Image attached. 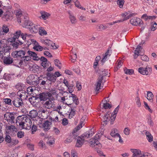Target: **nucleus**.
I'll use <instances>...</instances> for the list:
<instances>
[{
	"mask_svg": "<svg viewBox=\"0 0 157 157\" xmlns=\"http://www.w3.org/2000/svg\"><path fill=\"white\" fill-rule=\"evenodd\" d=\"M151 68L148 66L144 68L140 67L138 69V72L143 75H150L152 72Z\"/></svg>",
	"mask_w": 157,
	"mask_h": 157,
	"instance_id": "423d86ee",
	"label": "nucleus"
},
{
	"mask_svg": "<svg viewBox=\"0 0 157 157\" xmlns=\"http://www.w3.org/2000/svg\"><path fill=\"white\" fill-rule=\"evenodd\" d=\"M119 108V106L118 105L114 109L113 112L111 115L113 117V118L114 119H115L116 116V114L117 113Z\"/></svg>",
	"mask_w": 157,
	"mask_h": 157,
	"instance_id": "c9c22d12",
	"label": "nucleus"
},
{
	"mask_svg": "<svg viewBox=\"0 0 157 157\" xmlns=\"http://www.w3.org/2000/svg\"><path fill=\"white\" fill-rule=\"evenodd\" d=\"M117 130V129H114L112 130V131L110 133L112 137H115V136H117V134H119L118 133H116Z\"/></svg>",
	"mask_w": 157,
	"mask_h": 157,
	"instance_id": "49530a36",
	"label": "nucleus"
},
{
	"mask_svg": "<svg viewBox=\"0 0 157 157\" xmlns=\"http://www.w3.org/2000/svg\"><path fill=\"white\" fill-rule=\"evenodd\" d=\"M38 115L37 111L33 109L30 111L29 114L28 115L31 119L35 118Z\"/></svg>",
	"mask_w": 157,
	"mask_h": 157,
	"instance_id": "412c9836",
	"label": "nucleus"
},
{
	"mask_svg": "<svg viewBox=\"0 0 157 157\" xmlns=\"http://www.w3.org/2000/svg\"><path fill=\"white\" fill-rule=\"evenodd\" d=\"M111 114V113L110 111L108 112L103 117V118L104 120V121L105 123H106V122L110 120V115Z\"/></svg>",
	"mask_w": 157,
	"mask_h": 157,
	"instance_id": "bb28decb",
	"label": "nucleus"
},
{
	"mask_svg": "<svg viewBox=\"0 0 157 157\" xmlns=\"http://www.w3.org/2000/svg\"><path fill=\"white\" fill-rule=\"evenodd\" d=\"M94 134V133L93 132L92 129H90L86 132L81 136L85 140L89 137H91Z\"/></svg>",
	"mask_w": 157,
	"mask_h": 157,
	"instance_id": "2eb2a0df",
	"label": "nucleus"
},
{
	"mask_svg": "<svg viewBox=\"0 0 157 157\" xmlns=\"http://www.w3.org/2000/svg\"><path fill=\"white\" fill-rule=\"evenodd\" d=\"M136 15V13H132L131 14H129L127 16H126L122 20H118L117 21H115V22H113V24L116 23L117 22H122L123 21L127 20L128 19H129L130 17H131L133 16H135Z\"/></svg>",
	"mask_w": 157,
	"mask_h": 157,
	"instance_id": "393cba45",
	"label": "nucleus"
},
{
	"mask_svg": "<svg viewBox=\"0 0 157 157\" xmlns=\"http://www.w3.org/2000/svg\"><path fill=\"white\" fill-rule=\"evenodd\" d=\"M16 123L21 129H30L32 125V121L26 116H19L16 119Z\"/></svg>",
	"mask_w": 157,
	"mask_h": 157,
	"instance_id": "f257e3e1",
	"label": "nucleus"
},
{
	"mask_svg": "<svg viewBox=\"0 0 157 157\" xmlns=\"http://www.w3.org/2000/svg\"><path fill=\"white\" fill-rule=\"evenodd\" d=\"M5 139L6 142L10 144L12 140L11 137L10 136L7 135L6 136Z\"/></svg>",
	"mask_w": 157,
	"mask_h": 157,
	"instance_id": "052dcab7",
	"label": "nucleus"
},
{
	"mask_svg": "<svg viewBox=\"0 0 157 157\" xmlns=\"http://www.w3.org/2000/svg\"><path fill=\"white\" fill-rule=\"evenodd\" d=\"M21 30H18L16 31L14 34L12 41H15L16 39H18L20 36H21Z\"/></svg>",
	"mask_w": 157,
	"mask_h": 157,
	"instance_id": "5701e85b",
	"label": "nucleus"
},
{
	"mask_svg": "<svg viewBox=\"0 0 157 157\" xmlns=\"http://www.w3.org/2000/svg\"><path fill=\"white\" fill-rule=\"evenodd\" d=\"M131 24L134 26H141L143 25V22L139 18L136 17H133L130 20Z\"/></svg>",
	"mask_w": 157,
	"mask_h": 157,
	"instance_id": "6e6552de",
	"label": "nucleus"
},
{
	"mask_svg": "<svg viewBox=\"0 0 157 157\" xmlns=\"http://www.w3.org/2000/svg\"><path fill=\"white\" fill-rule=\"evenodd\" d=\"M18 142V140L16 139L12 140L10 144L9 145L10 146H14L17 144Z\"/></svg>",
	"mask_w": 157,
	"mask_h": 157,
	"instance_id": "3c124183",
	"label": "nucleus"
},
{
	"mask_svg": "<svg viewBox=\"0 0 157 157\" xmlns=\"http://www.w3.org/2000/svg\"><path fill=\"white\" fill-rule=\"evenodd\" d=\"M125 73L128 75H132L134 73V70L133 69H130L126 68L124 70Z\"/></svg>",
	"mask_w": 157,
	"mask_h": 157,
	"instance_id": "4c0bfd02",
	"label": "nucleus"
},
{
	"mask_svg": "<svg viewBox=\"0 0 157 157\" xmlns=\"http://www.w3.org/2000/svg\"><path fill=\"white\" fill-rule=\"evenodd\" d=\"M112 53V50L111 48L110 47L108 48L107 51L105 52L103 56L107 58L109 57L111 55Z\"/></svg>",
	"mask_w": 157,
	"mask_h": 157,
	"instance_id": "c756f323",
	"label": "nucleus"
},
{
	"mask_svg": "<svg viewBox=\"0 0 157 157\" xmlns=\"http://www.w3.org/2000/svg\"><path fill=\"white\" fill-rule=\"evenodd\" d=\"M71 95L72 96H70L69 97L72 98V100L76 105H78L79 103V102L78 101V98H77L76 95L73 94H71Z\"/></svg>",
	"mask_w": 157,
	"mask_h": 157,
	"instance_id": "473e14b6",
	"label": "nucleus"
},
{
	"mask_svg": "<svg viewBox=\"0 0 157 157\" xmlns=\"http://www.w3.org/2000/svg\"><path fill=\"white\" fill-rule=\"evenodd\" d=\"M46 94V97L47 98H48V100H49V99H50V100H53L54 99V98L53 97L52 98H51V97L52 96V93L51 92H45Z\"/></svg>",
	"mask_w": 157,
	"mask_h": 157,
	"instance_id": "603ef678",
	"label": "nucleus"
},
{
	"mask_svg": "<svg viewBox=\"0 0 157 157\" xmlns=\"http://www.w3.org/2000/svg\"><path fill=\"white\" fill-rule=\"evenodd\" d=\"M144 104L145 105V108L146 109H147L150 113H152V110L150 108L147 103L145 101H144Z\"/></svg>",
	"mask_w": 157,
	"mask_h": 157,
	"instance_id": "338daca9",
	"label": "nucleus"
},
{
	"mask_svg": "<svg viewBox=\"0 0 157 157\" xmlns=\"http://www.w3.org/2000/svg\"><path fill=\"white\" fill-rule=\"evenodd\" d=\"M124 2V0H117V3L119 6V7L121 8H123Z\"/></svg>",
	"mask_w": 157,
	"mask_h": 157,
	"instance_id": "ea45409f",
	"label": "nucleus"
},
{
	"mask_svg": "<svg viewBox=\"0 0 157 157\" xmlns=\"http://www.w3.org/2000/svg\"><path fill=\"white\" fill-rule=\"evenodd\" d=\"M145 135L146 136L147 139L148 141L150 142H151L153 141V136L150 132L147 131L145 132Z\"/></svg>",
	"mask_w": 157,
	"mask_h": 157,
	"instance_id": "cd10ccee",
	"label": "nucleus"
},
{
	"mask_svg": "<svg viewBox=\"0 0 157 157\" xmlns=\"http://www.w3.org/2000/svg\"><path fill=\"white\" fill-rule=\"evenodd\" d=\"M37 130V127L36 126L35 124H33L31 128L32 133L33 134L34 132H36Z\"/></svg>",
	"mask_w": 157,
	"mask_h": 157,
	"instance_id": "774afa93",
	"label": "nucleus"
},
{
	"mask_svg": "<svg viewBox=\"0 0 157 157\" xmlns=\"http://www.w3.org/2000/svg\"><path fill=\"white\" fill-rule=\"evenodd\" d=\"M5 10H6L4 15L2 17V19L5 21L11 20L12 19L13 15V12L9 10V7L5 6Z\"/></svg>",
	"mask_w": 157,
	"mask_h": 157,
	"instance_id": "39448f33",
	"label": "nucleus"
},
{
	"mask_svg": "<svg viewBox=\"0 0 157 157\" xmlns=\"http://www.w3.org/2000/svg\"><path fill=\"white\" fill-rule=\"evenodd\" d=\"M130 130L128 127L125 128L123 131L124 133L126 135H128L130 134Z\"/></svg>",
	"mask_w": 157,
	"mask_h": 157,
	"instance_id": "5fc2aeb1",
	"label": "nucleus"
},
{
	"mask_svg": "<svg viewBox=\"0 0 157 157\" xmlns=\"http://www.w3.org/2000/svg\"><path fill=\"white\" fill-rule=\"evenodd\" d=\"M40 14L41 16L40 17V18L43 19L44 20L47 19L49 16V13L44 11L41 12Z\"/></svg>",
	"mask_w": 157,
	"mask_h": 157,
	"instance_id": "a878e982",
	"label": "nucleus"
},
{
	"mask_svg": "<svg viewBox=\"0 0 157 157\" xmlns=\"http://www.w3.org/2000/svg\"><path fill=\"white\" fill-rule=\"evenodd\" d=\"M103 107L105 109H110L112 107V105L108 103H104L103 104Z\"/></svg>",
	"mask_w": 157,
	"mask_h": 157,
	"instance_id": "8fccbe9b",
	"label": "nucleus"
},
{
	"mask_svg": "<svg viewBox=\"0 0 157 157\" xmlns=\"http://www.w3.org/2000/svg\"><path fill=\"white\" fill-rule=\"evenodd\" d=\"M39 146L41 148H43L45 147L44 143L42 140H40L38 143Z\"/></svg>",
	"mask_w": 157,
	"mask_h": 157,
	"instance_id": "4d7b16f0",
	"label": "nucleus"
},
{
	"mask_svg": "<svg viewBox=\"0 0 157 157\" xmlns=\"http://www.w3.org/2000/svg\"><path fill=\"white\" fill-rule=\"evenodd\" d=\"M54 62L56 66L58 67L59 69H61V63L58 59H55L54 60Z\"/></svg>",
	"mask_w": 157,
	"mask_h": 157,
	"instance_id": "c03bdc74",
	"label": "nucleus"
},
{
	"mask_svg": "<svg viewBox=\"0 0 157 157\" xmlns=\"http://www.w3.org/2000/svg\"><path fill=\"white\" fill-rule=\"evenodd\" d=\"M41 65L43 67V69H45L51 65V63L49 61H48L47 62H41Z\"/></svg>",
	"mask_w": 157,
	"mask_h": 157,
	"instance_id": "72a5a7b5",
	"label": "nucleus"
},
{
	"mask_svg": "<svg viewBox=\"0 0 157 157\" xmlns=\"http://www.w3.org/2000/svg\"><path fill=\"white\" fill-rule=\"evenodd\" d=\"M71 157H78L77 153L74 150H72L71 151Z\"/></svg>",
	"mask_w": 157,
	"mask_h": 157,
	"instance_id": "e2e57ef3",
	"label": "nucleus"
},
{
	"mask_svg": "<svg viewBox=\"0 0 157 157\" xmlns=\"http://www.w3.org/2000/svg\"><path fill=\"white\" fill-rule=\"evenodd\" d=\"M38 31L39 34L42 36L46 35L47 33V32L43 27H39Z\"/></svg>",
	"mask_w": 157,
	"mask_h": 157,
	"instance_id": "c85d7f7f",
	"label": "nucleus"
},
{
	"mask_svg": "<svg viewBox=\"0 0 157 157\" xmlns=\"http://www.w3.org/2000/svg\"><path fill=\"white\" fill-rule=\"evenodd\" d=\"M2 29V30H3V32L5 35L6 33H7L9 31V29L8 26L5 25H3Z\"/></svg>",
	"mask_w": 157,
	"mask_h": 157,
	"instance_id": "37998d69",
	"label": "nucleus"
},
{
	"mask_svg": "<svg viewBox=\"0 0 157 157\" xmlns=\"http://www.w3.org/2000/svg\"><path fill=\"white\" fill-rule=\"evenodd\" d=\"M24 26L29 29L30 32L32 33H36L38 32L39 26L34 24L30 21H25L24 23Z\"/></svg>",
	"mask_w": 157,
	"mask_h": 157,
	"instance_id": "f03ea898",
	"label": "nucleus"
},
{
	"mask_svg": "<svg viewBox=\"0 0 157 157\" xmlns=\"http://www.w3.org/2000/svg\"><path fill=\"white\" fill-rule=\"evenodd\" d=\"M103 78V76H102L101 75H100L99 76V77L97 79V82H99V83H104L105 82H102Z\"/></svg>",
	"mask_w": 157,
	"mask_h": 157,
	"instance_id": "69168bd1",
	"label": "nucleus"
},
{
	"mask_svg": "<svg viewBox=\"0 0 157 157\" xmlns=\"http://www.w3.org/2000/svg\"><path fill=\"white\" fill-rule=\"evenodd\" d=\"M136 104L139 107L141 106V103L140 101V98L138 97H137L136 98Z\"/></svg>",
	"mask_w": 157,
	"mask_h": 157,
	"instance_id": "680f3d73",
	"label": "nucleus"
},
{
	"mask_svg": "<svg viewBox=\"0 0 157 157\" xmlns=\"http://www.w3.org/2000/svg\"><path fill=\"white\" fill-rule=\"evenodd\" d=\"M39 98L38 97L33 96L29 98V101L31 104L33 106H36L39 102Z\"/></svg>",
	"mask_w": 157,
	"mask_h": 157,
	"instance_id": "ddd939ff",
	"label": "nucleus"
},
{
	"mask_svg": "<svg viewBox=\"0 0 157 157\" xmlns=\"http://www.w3.org/2000/svg\"><path fill=\"white\" fill-rule=\"evenodd\" d=\"M36 75H30L29 76V78L32 81L33 83L38 84L39 83V80H38L37 78H35Z\"/></svg>",
	"mask_w": 157,
	"mask_h": 157,
	"instance_id": "aec40b11",
	"label": "nucleus"
},
{
	"mask_svg": "<svg viewBox=\"0 0 157 157\" xmlns=\"http://www.w3.org/2000/svg\"><path fill=\"white\" fill-rule=\"evenodd\" d=\"M53 100L49 99L48 101H46L44 105L46 108L47 109H50L55 106L54 102Z\"/></svg>",
	"mask_w": 157,
	"mask_h": 157,
	"instance_id": "f8f14e48",
	"label": "nucleus"
},
{
	"mask_svg": "<svg viewBox=\"0 0 157 157\" xmlns=\"http://www.w3.org/2000/svg\"><path fill=\"white\" fill-rule=\"evenodd\" d=\"M37 96H38V98L40 101H46L48 98H47L45 92H42L40 93Z\"/></svg>",
	"mask_w": 157,
	"mask_h": 157,
	"instance_id": "f3484780",
	"label": "nucleus"
},
{
	"mask_svg": "<svg viewBox=\"0 0 157 157\" xmlns=\"http://www.w3.org/2000/svg\"><path fill=\"white\" fill-rule=\"evenodd\" d=\"M33 49H35L37 51H41L43 49V48L39 45H36L35 46H34L33 48Z\"/></svg>",
	"mask_w": 157,
	"mask_h": 157,
	"instance_id": "09e8293b",
	"label": "nucleus"
},
{
	"mask_svg": "<svg viewBox=\"0 0 157 157\" xmlns=\"http://www.w3.org/2000/svg\"><path fill=\"white\" fill-rule=\"evenodd\" d=\"M13 60L10 57H4L3 59L4 63L6 64H10L12 63Z\"/></svg>",
	"mask_w": 157,
	"mask_h": 157,
	"instance_id": "6ab92c4d",
	"label": "nucleus"
},
{
	"mask_svg": "<svg viewBox=\"0 0 157 157\" xmlns=\"http://www.w3.org/2000/svg\"><path fill=\"white\" fill-rule=\"evenodd\" d=\"M46 81L48 80L52 82H55L56 81V77L52 73L47 72L46 73Z\"/></svg>",
	"mask_w": 157,
	"mask_h": 157,
	"instance_id": "9d476101",
	"label": "nucleus"
},
{
	"mask_svg": "<svg viewBox=\"0 0 157 157\" xmlns=\"http://www.w3.org/2000/svg\"><path fill=\"white\" fill-rule=\"evenodd\" d=\"M76 7L79 8L81 6L80 2L78 0H73Z\"/></svg>",
	"mask_w": 157,
	"mask_h": 157,
	"instance_id": "0e129e2a",
	"label": "nucleus"
},
{
	"mask_svg": "<svg viewBox=\"0 0 157 157\" xmlns=\"http://www.w3.org/2000/svg\"><path fill=\"white\" fill-rule=\"evenodd\" d=\"M6 129L7 130H9L11 131H15L17 130V128H15V126L12 125L7 126Z\"/></svg>",
	"mask_w": 157,
	"mask_h": 157,
	"instance_id": "79ce46f5",
	"label": "nucleus"
},
{
	"mask_svg": "<svg viewBox=\"0 0 157 157\" xmlns=\"http://www.w3.org/2000/svg\"><path fill=\"white\" fill-rule=\"evenodd\" d=\"M109 72L108 70H107L104 69L102 71H101L99 73L100 75L103 76V77L106 76L108 75Z\"/></svg>",
	"mask_w": 157,
	"mask_h": 157,
	"instance_id": "a19ab883",
	"label": "nucleus"
},
{
	"mask_svg": "<svg viewBox=\"0 0 157 157\" xmlns=\"http://www.w3.org/2000/svg\"><path fill=\"white\" fill-rule=\"evenodd\" d=\"M4 102L5 104H7L10 105H13L12 101L10 98H5L3 99Z\"/></svg>",
	"mask_w": 157,
	"mask_h": 157,
	"instance_id": "e433bc0d",
	"label": "nucleus"
},
{
	"mask_svg": "<svg viewBox=\"0 0 157 157\" xmlns=\"http://www.w3.org/2000/svg\"><path fill=\"white\" fill-rule=\"evenodd\" d=\"M47 111L45 109H41L40 112H41L40 117L42 119H45L47 116Z\"/></svg>",
	"mask_w": 157,
	"mask_h": 157,
	"instance_id": "b1692460",
	"label": "nucleus"
},
{
	"mask_svg": "<svg viewBox=\"0 0 157 157\" xmlns=\"http://www.w3.org/2000/svg\"><path fill=\"white\" fill-rule=\"evenodd\" d=\"M32 43L33 44H34L35 45L38 44V43L35 40L33 39H31L27 41V44L28 45H29L31 44Z\"/></svg>",
	"mask_w": 157,
	"mask_h": 157,
	"instance_id": "de8ad7c7",
	"label": "nucleus"
},
{
	"mask_svg": "<svg viewBox=\"0 0 157 157\" xmlns=\"http://www.w3.org/2000/svg\"><path fill=\"white\" fill-rule=\"evenodd\" d=\"M85 140L81 136H78L76 146L78 147H81L84 143Z\"/></svg>",
	"mask_w": 157,
	"mask_h": 157,
	"instance_id": "4468645a",
	"label": "nucleus"
},
{
	"mask_svg": "<svg viewBox=\"0 0 157 157\" xmlns=\"http://www.w3.org/2000/svg\"><path fill=\"white\" fill-rule=\"evenodd\" d=\"M4 119L11 124L14 123L16 114L13 113L7 112L4 114Z\"/></svg>",
	"mask_w": 157,
	"mask_h": 157,
	"instance_id": "20e7f679",
	"label": "nucleus"
},
{
	"mask_svg": "<svg viewBox=\"0 0 157 157\" xmlns=\"http://www.w3.org/2000/svg\"><path fill=\"white\" fill-rule=\"evenodd\" d=\"M15 88L19 90V91L20 92L21 90L22 89L23 87H24V84L22 83H18L15 85Z\"/></svg>",
	"mask_w": 157,
	"mask_h": 157,
	"instance_id": "f704fd0d",
	"label": "nucleus"
},
{
	"mask_svg": "<svg viewBox=\"0 0 157 157\" xmlns=\"http://www.w3.org/2000/svg\"><path fill=\"white\" fill-rule=\"evenodd\" d=\"M26 51L23 50L15 51L12 52V55L14 58H23L25 54Z\"/></svg>",
	"mask_w": 157,
	"mask_h": 157,
	"instance_id": "0eeeda50",
	"label": "nucleus"
},
{
	"mask_svg": "<svg viewBox=\"0 0 157 157\" xmlns=\"http://www.w3.org/2000/svg\"><path fill=\"white\" fill-rule=\"evenodd\" d=\"M131 151L132 153V157H151V155L148 153H142L138 149H131Z\"/></svg>",
	"mask_w": 157,
	"mask_h": 157,
	"instance_id": "7ed1b4c3",
	"label": "nucleus"
},
{
	"mask_svg": "<svg viewBox=\"0 0 157 157\" xmlns=\"http://www.w3.org/2000/svg\"><path fill=\"white\" fill-rule=\"evenodd\" d=\"M101 83L97 82L96 87V91L98 92L97 93H98V91L99 90V89L101 88Z\"/></svg>",
	"mask_w": 157,
	"mask_h": 157,
	"instance_id": "13d9d810",
	"label": "nucleus"
},
{
	"mask_svg": "<svg viewBox=\"0 0 157 157\" xmlns=\"http://www.w3.org/2000/svg\"><path fill=\"white\" fill-rule=\"evenodd\" d=\"M146 98L148 100L150 101L151 102H152L153 98V95L152 92L150 91H148Z\"/></svg>",
	"mask_w": 157,
	"mask_h": 157,
	"instance_id": "7c9ffc66",
	"label": "nucleus"
},
{
	"mask_svg": "<svg viewBox=\"0 0 157 157\" xmlns=\"http://www.w3.org/2000/svg\"><path fill=\"white\" fill-rule=\"evenodd\" d=\"M52 124V123L48 120L44 121L43 124V128L45 132H47L49 130L51 127V125Z\"/></svg>",
	"mask_w": 157,
	"mask_h": 157,
	"instance_id": "9b49d317",
	"label": "nucleus"
},
{
	"mask_svg": "<svg viewBox=\"0 0 157 157\" xmlns=\"http://www.w3.org/2000/svg\"><path fill=\"white\" fill-rule=\"evenodd\" d=\"M41 42L43 44L46 45V46L49 47V48H51L50 46L52 45V41L48 39L42 40H41Z\"/></svg>",
	"mask_w": 157,
	"mask_h": 157,
	"instance_id": "4be33fe9",
	"label": "nucleus"
},
{
	"mask_svg": "<svg viewBox=\"0 0 157 157\" xmlns=\"http://www.w3.org/2000/svg\"><path fill=\"white\" fill-rule=\"evenodd\" d=\"M11 75L10 74L5 73L3 78L6 80H10L11 79Z\"/></svg>",
	"mask_w": 157,
	"mask_h": 157,
	"instance_id": "58836bf2",
	"label": "nucleus"
},
{
	"mask_svg": "<svg viewBox=\"0 0 157 157\" xmlns=\"http://www.w3.org/2000/svg\"><path fill=\"white\" fill-rule=\"evenodd\" d=\"M23 44V43L20 41L19 40H17V41L14 42V43L12 44V45L13 46V48H15V49H17L19 46V45H21Z\"/></svg>",
	"mask_w": 157,
	"mask_h": 157,
	"instance_id": "2f4dec72",
	"label": "nucleus"
},
{
	"mask_svg": "<svg viewBox=\"0 0 157 157\" xmlns=\"http://www.w3.org/2000/svg\"><path fill=\"white\" fill-rule=\"evenodd\" d=\"M27 53L29 56L33 57V60L37 61L40 60V58L37 56V54L35 52L30 51H28Z\"/></svg>",
	"mask_w": 157,
	"mask_h": 157,
	"instance_id": "dca6fc26",
	"label": "nucleus"
},
{
	"mask_svg": "<svg viewBox=\"0 0 157 157\" xmlns=\"http://www.w3.org/2000/svg\"><path fill=\"white\" fill-rule=\"evenodd\" d=\"M24 133L22 131H19L17 133V137L20 138H21L24 136Z\"/></svg>",
	"mask_w": 157,
	"mask_h": 157,
	"instance_id": "bf43d9fd",
	"label": "nucleus"
},
{
	"mask_svg": "<svg viewBox=\"0 0 157 157\" xmlns=\"http://www.w3.org/2000/svg\"><path fill=\"white\" fill-rule=\"evenodd\" d=\"M13 105L17 108H20L24 105L23 101L18 98L17 97H15L12 101Z\"/></svg>",
	"mask_w": 157,
	"mask_h": 157,
	"instance_id": "1a4fd4ad",
	"label": "nucleus"
},
{
	"mask_svg": "<svg viewBox=\"0 0 157 157\" xmlns=\"http://www.w3.org/2000/svg\"><path fill=\"white\" fill-rule=\"evenodd\" d=\"M157 28V24L155 22H154V23L152 25H151V31H154Z\"/></svg>",
	"mask_w": 157,
	"mask_h": 157,
	"instance_id": "864d4df0",
	"label": "nucleus"
},
{
	"mask_svg": "<svg viewBox=\"0 0 157 157\" xmlns=\"http://www.w3.org/2000/svg\"><path fill=\"white\" fill-rule=\"evenodd\" d=\"M67 12L69 15V18L71 23L72 24H75L76 22V19L73 15L72 12L70 10H68L67 11Z\"/></svg>",
	"mask_w": 157,
	"mask_h": 157,
	"instance_id": "a211bd4d",
	"label": "nucleus"
},
{
	"mask_svg": "<svg viewBox=\"0 0 157 157\" xmlns=\"http://www.w3.org/2000/svg\"><path fill=\"white\" fill-rule=\"evenodd\" d=\"M82 127V124L81 123L80 124L76 126L75 128L74 129L72 133H75L78 130H79Z\"/></svg>",
	"mask_w": 157,
	"mask_h": 157,
	"instance_id": "a18cd8bd",
	"label": "nucleus"
},
{
	"mask_svg": "<svg viewBox=\"0 0 157 157\" xmlns=\"http://www.w3.org/2000/svg\"><path fill=\"white\" fill-rule=\"evenodd\" d=\"M31 36V35H28V34L26 33L24 34L23 33H22L21 34V36L24 40H25L26 39V37H29V36Z\"/></svg>",
	"mask_w": 157,
	"mask_h": 157,
	"instance_id": "6e6d98bb",
	"label": "nucleus"
}]
</instances>
